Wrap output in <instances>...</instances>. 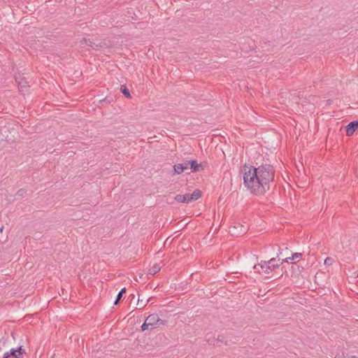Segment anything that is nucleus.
Masks as SVG:
<instances>
[{
  "instance_id": "obj_3",
  "label": "nucleus",
  "mask_w": 358,
  "mask_h": 358,
  "mask_svg": "<svg viewBox=\"0 0 358 358\" xmlns=\"http://www.w3.org/2000/svg\"><path fill=\"white\" fill-rule=\"evenodd\" d=\"M145 320L148 324H150L151 329L154 327H158L162 325H165L166 320H161L159 317V315L156 313L150 315Z\"/></svg>"
},
{
  "instance_id": "obj_21",
  "label": "nucleus",
  "mask_w": 358,
  "mask_h": 358,
  "mask_svg": "<svg viewBox=\"0 0 358 358\" xmlns=\"http://www.w3.org/2000/svg\"><path fill=\"white\" fill-rule=\"evenodd\" d=\"M324 264H331V259L329 258V257H327L325 260H324Z\"/></svg>"
},
{
  "instance_id": "obj_2",
  "label": "nucleus",
  "mask_w": 358,
  "mask_h": 358,
  "mask_svg": "<svg viewBox=\"0 0 358 358\" xmlns=\"http://www.w3.org/2000/svg\"><path fill=\"white\" fill-rule=\"evenodd\" d=\"M80 43L82 45L85 44L95 50H99L101 48H103L107 46L106 43L105 42L101 41V42L96 43V41H94V40L93 38H85V37L83 38L80 41Z\"/></svg>"
},
{
  "instance_id": "obj_19",
  "label": "nucleus",
  "mask_w": 358,
  "mask_h": 358,
  "mask_svg": "<svg viewBox=\"0 0 358 358\" xmlns=\"http://www.w3.org/2000/svg\"><path fill=\"white\" fill-rule=\"evenodd\" d=\"M301 256H302V253L295 252V253L292 254V257H289V259H290L291 260H294L295 259L301 257Z\"/></svg>"
},
{
  "instance_id": "obj_16",
  "label": "nucleus",
  "mask_w": 358,
  "mask_h": 358,
  "mask_svg": "<svg viewBox=\"0 0 358 358\" xmlns=\"http://www.w3.org/2000/svg\"><path fill=\"white\" fill-rule=\"evenodd\" d=\"M126 292V288L125 287H123L120 292L119 293L117 294V297H116V299L114 302V304L115 305H117L119 301L121 300L123 294Z\"/></svg>"
},
{
  "instance_id": "obj_22",
  "label": "nucleus",
  "mask_w": 358,
  "mask_h": 358,
  "mask_svg": "<svg viewBox=\"0 0 358 358\" xmlns=\"http://www.w3.org/2000/svg\"><path fill=\"white\" fill-rule=\"evenodd\" d=\"M2 358H12V357L8 354V352H6L3 354Z\"/></svg>"
},
{
  "instance_id": "obj_18",
  "label": "nucleus",
  "mask_w": 358,
  "mask_h": 358,
  "mask_svg": "<svg viewBox=\"0 0 358 358\" xmlns=\"http://www.w3.org/2000/svg\"><path fill=\"white\" fill-rule=\"evenodd\" d=\"M26 194L27 189L24 188H21L17 192L16 196L18 197H23Z\"/></svg>"
},
{
  "instance_id": "obj_11",
  "label": "nucleus",
  "mask_w": 358,
  "mask_h": 358,
  "mask_svg": "<svg viewBox=\"0 0 358 358\" xmlns=\"http://www.w3.org/2000/svg\"><path fill=\"white\" fill-rule=\"evenodd\" d=\"M15 80L16 83H17L20 87L26 88L27 87H28V83L24 78L21 77L20 75L16 76L15 77Z\"/></svg>"
},
{
  "instance_id": "obj_5",
  "label": "nucleus",
  "mask_w": 358,
  "mask_h": 358,
  "mask_svg": "<svg viewBox=\"0 0 358 358\" xmlns=\"http://www.w3.org/2000/svg\"><path fill=\"white\" fill-rule=\"evenodd\" d=\"M248 229V226H245L240 223H236L230 230V231L236 236H242L245 234Z\"/></svg>"
},
{
  "instance_id": "obj_1",
  "label": "nucleus",
  "mask_w": 358,
  "mask_h": 358,
  "mask_svg": "<svg viewBox=\"0 0 358 358\" xmlns=\"http://www.w3.org/2000/svg\"><path fill=\"white\" fill-rule=\"evenodd\" d=\"M274 168L270 164H262L258 167L243 166V183L251 194L264 195L270 189L274 180Z\"/></svg>"
},
{
  "instance_id": "obj_12",
  "label": "nucleus",
  "mask_w": 358,
  "mask_h": 358,
  "mask_svg": "<svg viewBox=\"0 0 358 358\" xmlns=\"http://www.w3.org/2000/svg\"><path fill=\"white\" fill-rule=\"evenodd\" d=\"M201 196V192L199 189H195L192 194H189L190 202L196 201Z\"/></svg>"
},
{
  "instance_id": "obj_8",
  "label": "nucleus",
  "mask_w": 358,
  "mask_h": 358,
  "mask_svg": "<svg viewBox=\"0 0 358 358\" xmlns=\"http://www.w3.org/2000/svg\"><path fill=\"white\" fill-rule=\"evenodd\" d=\"M189 169L187 161L181 164H177L173 166L174 173L180 174Z\"/></svg>"
},
{
  "instance_id": "obj_23",
  "label": "nucleus",
  "mask_w": 358,
  "mask_h": 358,
  "mask_svg": "<svg viewBox=\"0 0 358 358\" xmlns=\"http://www.w3.org/2000/svg\"><path fill=\"white\" fill-rule=\"evenodd\" d=\"M336 358H348V357H345L343 354H342V355L337 354L336 355Z\"/></svg>"
},
{
  "instance_id": "obj_27",
  "label": "nucleus",
  "mask_w": 358,
  "mask_h": 358,
  "mask_svg": "<svg viewBox=\"0 0 358 358\" xmlns=\"http://www.w3.org/2000/svg\"><path fill=\"white\" fill-rule=\"evenodd\" d=\"M335 358H336V357H335Z\"/></svg>"
},
{
  "instance_id": "obj_10",
  "label": "nucleus",
  "mask_w": 358,
  "mask_h": 358,
  "mask_svg": "<svg viewBox=\"0 0 358 358\" xmlns=\"http://www.w3.org/2000/svg\"><path fill=\"white\" fill-rule=\"evenodd\" d=\"M189 194H177L175 196V200L178 203H189Z\"/></svg>"
},
{
  "instance_id": "obj_20",
  "label": "nucleus",
  "mask_w": 358,
  "mask_h": 358,
  "mask_svg": "<svg viewBox=\"0 0 358 358\" xmlns=\"http://www.w3.org/2000/svg\"><path fill=\"white\" fill-rule=\"evenodd\" d=\"M150 327V324H148V322H147L146 320H145V322H143V324L141 325V330L143 331L148 329V327Z\"/></svg>"
},
{
  "instance_id": "obj_7",
  "label": "nucleus",
  "mask_w": 358,
  "mask_h": 358,
  "mask_svg": "<svg viewBox=\"0 0 358 358\" xmlns=\"http://www.w3.org/2000/svg\"><path fill=\"white\" fill-rule=\"evenodd\" d=\"M358 129V120L350 122L346 126V136H351L354 134L355 131Z\"/></svg>"
},
{
  "instance_id": "obj_25",
  "label": "nucleus",
  "mask_w": 358,
  "mask_h": 358,
  "mask_svg": "<svg viewBox=\"0 0 358 358\" xmlns=\"http://www.w3.org/2000/svg\"><path fill=\"white\" fill-rule=\"evenodd\" d=\"M348 358H358V357L355 355H352V356L348 357Z\"/></svg>"
},
{
  "instance_id": "obj_15",
  "label": "nucleus",
  "mask_w": 358,
  "mask_h": 358,
  "mask_svg": "<svg viewBox=\"0 0 358 358\" xmlns=\"http://www.w3.org/2000/svg\"><path fill=\"white\" fill-rule=\"evenodd\" d=\"M120 91L124 94V96H126L127 98H131V94H130V92H129V89L127 88V87L125 85H122L120 86Z\"/></svg>"
},
{
  "instance_id": "obj_26",
  "label": "nucleus",
  "mask_w": 358,
  "mask_h": 358,
  "mask_svg": "<svg viewBox=\"0 0 358 358\" xmlns=\"http://www.w3.org/2000/svg\"><path fill=\"white\" fill-rule=\"evenodd\" d=\"M106 100H107V98H106L105 99H103V101H106Z\"/></svg>"
},
{
  "instance_id": "obj_4",
  "label": "nucleus",
  "mask_w": 358,
  "mask_h": 358,
  "mask_svg": "<svg viewBox=\"0 0 358 358\" xmlns=\"http://www.w3.org/2000/svg\"><path fill=\"white\" fill-rule=\"evenodd\" d=\"M275 261V258H271L269 261L268 262H266V261H262L259 264L257 265H255L253 266V268L255 270H257V271L258 273H260V271L258 270V267L259 266L262 269H264V268H266V269H269V270H273L275 268H279L280 266V264H272L271 266H270V264H272V262H274Z\"/></svg>"
},
{
  "instance_id": "obj_13",
  "label": "nucleus",
  "mask_w": 358,
  "mask_h": 358,
  "mask_svg": "<svg viewBox=\"0 0 358 358\" xmlns=\"http://www.w3.org/2000/svg\"><path fill=\"white\" fill-rule=\"evenodd\" d=\"M214 344L221 346L222 345H227V342L225 341V338L222 335H219L215 340Z\"/></svg>"
},
{
  "instance_id": "obj_14",
  "label": "nucleus",
  "mask_w": 358,
  "mask_h": 358,
  "mask_svg": "<svg viewBox=\"0 0 358 358\" xmlns=\"http://www.w3.org/2000/svg\"><path fill=\"white\" fill-rule=\"evenodd\" d=\"M161 269V266L158 264H154L150 268H149V274L155 275Z\"/></svg>"
},
{
  "instance_id": "obj_6",
  "label": "nucleus",
  "mask_w": 358,
  "mask_h": 358,
  "mask_svg": "<svg viewBox=\"0 0 358 358\" xmlns=\"http://www.w3.org/2000/svg\"><path fill=\"white\" fill-rule=\"evenodd\" d=\"M8 352L12 358H22L23 355L25 354V350L22 348V346H20L17 349L11 348Z\"/></svg>"
},
{
  "instance_id": "obj_9",
  "label": "nucleus",
  "mask_w": 358,
  "mask_h": 358,
  "mask_svg": "<svg viewBox=\"0 0 358 358\" xmlns=\"http://www.w3.org/2000/svg\"><path fill=\"white\" fill-rule=\"evenodd\" d=\"M189 169H191V171L195 173L199 171L200 167H201V164H199L195 159L192 160H187Z\"/></svg>"
},
{
  "instance_id": "obj_17",
  "label": "nucleus",
  "mask_w": 358,
  "mask_h": 358,
  "mask_svg": "<svg viewBox=\"0 0 358 358\" xmlns=\"http://www.w3.org/2000/svg\"><path fill=\"white\" fill-rule=\"evenodd\" d=\"M150 300V298L147 299L146 302H143V300H140L138 299L137 305L139 306L140 309L143 308L147 305V303H148Z\"/></svg>"
},
{
  "instance_id": "obj_24",
  "label": "nucleus",
  "mask_w": 358,
  "mask_h": 358,
  "mask_svg": "<svg viewBox=\"0 0 358 358\" xmlns=\"http://www.w3.org/2000/svg\"><path fill=\"white\" fill-rule=\"evenodd\" d=\"M289 260H291V259H289V257H287V258H285V259H282V260L281 264H282V263H284V262H289Z\"/></svg>"
}]
</instances>
